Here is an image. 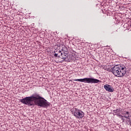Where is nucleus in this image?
<instances>
[{
    "label": "nucleus",
    "instance_id": "1",
    "mask_svg": "<svg viewBox=\"0 0 131 131\" xmlns=\"http://www.w3.org/2000/svg\"><path fill=\"white\" fill-rule=\"evenodd\" d=\"M21 103L28 105V106H33L36 105L40 107L46 108L48 106H50L49 103L45 98L40 97L38 94H34L30 97H26V98L20 100Z\"/></svg>",
    "mask_w": 131,
    "mask_h": 131
},
{
    "label": "nucleus",
    "instance_id": "2",
    "mask_svg": "<svg viewBox=\"0 0 131 131\" xmlns=\"http://www.w3.org/2000/svg\"><path fill=\"white\" fill-rule=\"evenodd\" d=\"M61 51L59 50L58 53L54 54V57H58L64 59L66 62H71L73 60V56L68 54V49L65 46H62V48Z\"/></svg>",
    "mask_w": 131,
    "mask_h": 131
},
{
    "label": "nucleus",
    "instance_id": "3",
    "mask_svg": "<svg viewBox=\"0 0 131 131\" xmlns=\"http://www.w3.org/2000/svg\"><path fill=\"white\" fill-rule=\"evenodd\" d=\"M112 72L117 77H123L126 73V68L124 65H116L114 67Z\"/></svg>",
    "mask_w": 131,
    "mask_h": 131
},
{
    "label": "nucleus",
    "instance_id": "4",
    "mask_svg": "<svg viewBox=\"0 0 131 131\" xmlns=\"http://www.w3.org/2000/svg\"><path fill=\"white\" fill-rule=\"evenodd\" d=\"M71 111L77 119H82L84 117V113L80 110L74 107L71 109Z\"/></svg>",
    "mask_w": 131,
    "mask_h": 131
},
{
    "label": "nucleus",
    "instance_id": "5",
    "mask_svg": "<svg viewBox=\"0 0 131 131\" xmlns=\"http://www.w3.org/2000/svg\"><path fill=\"white\" fill-rule=\"evenodd\" d=\"M74 81H81V82H86L87 83H98L100 82V80L97 79L92 78H84L83 79H74Z\"/></svg>",
    "mask_w": 131,
    "mask_h": 131
},
{
    "label": "nucleus",
    "instance_id": "6",
    "mask_svg": "<svg viewBox=\"0 0 131 131\" xmlns=\"http://www.w3.org/2000/svg\"><path fill=\"white\" fill-rule=\"evenodd\" d=\"M104 88L105 90L107 91V92H109V93H113V92H114V89L110 85L105 84L104 85Z\"/></svg>",
    "mask_w": 131,
    "mask_h": 131
},
{
    "label": "nucleus",
    "instance_id": "7",
    "mask_svg": "<svg viewBox=\"0 0 131 131\" xmlns=\"http://www.w3.org/2000/svg\"><path fill=\"white\" fill-rule=\"evenodd\" d=\"M124 114H127V116H125L124 117H125V118H127L128 117H129V116H128L129 113L128 112H125Z\"/></svg>",
    "mask_w": 131,
    "mask_h": 131
}]
</instances>
